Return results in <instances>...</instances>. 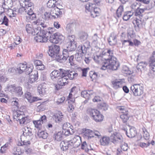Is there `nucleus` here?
Here are the masks:
<instances>
[{
	"instance_id": "obj_61",
	"label": "nucleus",
	"mask_w": 155,
	"mask_h": 155,
	"mask_svg": "<svg viewBox=\"0 0 155 155\" xmlns=\"http://www.w3.org/2000/svg\"><path fill=\"white\" fill-rule=\"evenodd\" d=\"M130 69V68H125V69L123 70V72L124 73L126 74L130 75L133 73V71H132Z\"/></svg>"
},
{
	"instance_id": "obj_50",
	"label": "nucleus",
	"mask_w": 155,
	"mask_h": 155,
	"mask_svg": "<svg viewBox=\"0 0 155 155\" xmlns=\"http://www.w3.org/2000/svg\"><path fill=\"white\" fill-rule=\"evenodd\" d=\"M25 28L27 33L31 34L32 32L34 30L32 25L29 24H27L26 25Z\"/></svg>"
},
{
	"instance_id": "obj_6",
	"label": "nucleus",
	"mask_w": 155,
	"mask_h": 155,
	"mask_svg": "<svg viewBox=\"0 0 155 155\" xmlns=\"http://www.w3.org/2000/svg\"><path fill=\"white\" fill-rule=\"evenodd\" d=\"M52 32L48 30H43L40 32L39 35L35 38V39L37 42H46L51 36V32Z\"/></svg>"
},
{
	"instance_id": "obj_23",
	"label": "nucleus",
	"mask_w": 155,
	"mask_h": 155,
	"mask_svg": "<svg viewBox=\"0 0 155 155\" xmlns=\"http://www.w3.org/2000/svg\"><path fill=\"white\" fill-rule=\"evenodd\" d=\"M38 91L40 95L43 96L46 94L47 90L44 85L41 84L38 87Z\"/></svg>"
},
{
	"instance_id": "obj_44",
	"label": "nucleus",
	"mask_w": 155,
	"mask_h": 155,
	"mask_svg": "<svg viewBox=\"0 0 155 155\" xmlns=\"http://www.w3.org/2000/svg\"><path fill=\"white\" fill-rule=\"evenodd\" d=\"M38 135L39 137L42 138L44 139H46L47 138L48 134L46 132L42 131L41 132H38Z\"/></svg>"
},
{
	"instance_id": "obj_5",
	"label": "nucleus",
	"mask_w": 155,
	"mask_h": 155,
	"mask_svg": "<svg viewBox=\"0 0 155 155\" xmlns=\"http://www.w3.org/2000/svg\"><path fill=\"white\" fill-rule=\"evenodd\" d=\"M87 112L88 114L95 121L100 122L103 120V116L97 110L89 108L87 110Z\"/></svg>"
},
{
	"instance_id": "obj_25",
	"label": "nucleus",
	"mask_w": 155,
	"mask_h": 155,
	"mask_svg": "<svg viewBox=\"0 0 155 155\" xmlns=\"http://www.w3.org/2000/svg\"><path fill=\"white\" fill-rule=\"evenodd\" d=\"M12 5V0H4L2 3V6L4 9H8L10 8Z\"/></svg>"
},
{
	"instance_id": "obj_16",
	"label": "nucleus",
	"mask_w": 155,
	"mask_h": 155,
	"mask_svg": "<svg viewBox=\"0 0 155 155\" xmlns=\"http://www.w3.org/2000/svg\"><path fill=\"white\" fill-rule=\"evenodd\" d=\"M60 146L61 149L63 151H66L68 148H71L72 147L70 140H64L60 143Z\"/></svg>"
},
{
	"instance_id": "obj_47",
	"label": "nucleus",
	"mask_w": 155,
	"mask_h": 155,
	"mask_svg": "<svg viewBox=\"0 0 155 155\" xmlns=\"http://www.w3.org/2000/svg\"><path fill=\"white\" fill-rule=\"evenodd\" d=\"M120 118L121 119L122 122L125 123L127 122L129 119V116L127 113L122 114L120 116Z\"/></svg>"
},
{
	"instance_id": "obj_40",
	"label": "nucleus",
	"mask_w": 155,
	"mask_h": 155,
	"mask_svg": "<svg viewBox=\"0 0 155 155\" xmlns=\"http://www.w3.org/2000/svg\"><path fill=\"white\" fill-rule=\"evenodd\" d=\"M36 24L37 25H39L41 26V27H42V29H41L42 30L45 29V30H48L50 31H51L50 30H51V31L52 32H51V33L52 32H54L55 30V29L54 28L49 27V28H47V25L45 24V23H43V22H41L40 23L38 24H37V23Z\"/></svg>"
},
{
	"instance_id": "obj_62",
	"label": "nucleus",
	"mask_w": 155,
	"mask_h": 155,
	"mask_svg": "<svg viewBox=\"0 0 155 155\" xmlns=\"http://www.w3.org/2000/svg\"><path fill=\"white\" fill-rule=\"evenodd\" d=\"M121 149L124 151H126L128 148V147L127 143H124L121 146Z\"/></svg>"
},
{
	"instance_id": "obj_20",
	"label": "nucleus",
	"mask_w": 155,
	"mask_h": 155,
	"mask_svg": "<svg viewBox=\"0 0 155 155\" xmlns=\"http://www.w3.org/2000/svg\"><path fill=\"white\" fill-rule=\"evenodd\" d=\"M9 87H12L13 88L12 90H15V92L19 96H21L23 94L22 88L21 86L16 87L14 85H11Z\"/></svg>"
},
{
	"instance_id": "obj_18",
	"label": "nucleus",
	"mask_w": 155,
	"mask_h": 155,
	"mask_svg": "<svg viewBox=\"0 0 155 155\" xmlns=\"http://www.w3.org/2000/svg\"><path fill=\"white\" fill-rule=\"evenodd\" d=\"M100 142L101 145L106 146L110 144L111 141L109 137L103 136L100 139Z\"/></svg>"
},
{
	"instance_id": "obj_27",
	"label": "nucleus",
	"mask_w": 155,
	"mask_h": 155,
	"mask_svg": "<svg viewBox=\"0 0 155 155\" xmlns=\"http://www.w3.org/2000/svg\"><path fill=\"white\" fill-rule=\"evenodd\" d=\"M131 10L130 11H127L125 12L123 15V19L125 21H127L131 18L134 14V12H132Z\"/></svg>"
},
{
	"instance_id": "obj_64",
	"label": "nucleus",
	"mask_w": 155,
	"mask_h": 155,
	"mask_svg": "<svg viewBox=\"0 0 155 155\" xmlns=\"http://www.w3.org/2000/svg\"><path fill=\"white\" fill-rule=\"evenodd\" d=\"M83 46V48L84 49H86V48L87 50L90 47V42L88 41H86L84 43Z\"/></svg>"
},
{
	"instance_id": "obj_32",
	"label": "nucleus",
	"mask_w": 155,
	"mask_h": 155,
	"mask_svg": "<svg viewBox=\"0 0 155 155\" xmlns=\"http://www.w3.org/2000/svg\"><path fill=\"white\" fill-rule=\"evenodd\" d=\"M68 60L69 63L71 66L74 67V68H80L79 67H78L77 63L76 62L75 60H74V56L73 55H71L69 57Z\"/></svg>"
},
{
	"instance_id": "obj_3",
	"label": "nucleus",
	"mask_w": 155,
	"mask_h": 155,
	"mask_svg": "<svg viewBox=\"0 0 155 155\" xmlns=\"http://www.w3.org/2000/svg\"><path fill=\"white\" fill-rule=\"evenodd\" d=\"M60 71L62 73L61 76L58 78V82L60 84H61L63 86L67 83V81L69 78L72 80L78 76V74L74 71H66L63 69H59Z\"/></svg>"
},
{
	"instance_id": "obj_9",
	"label": "nucleus",
	"mask_w": 155,
	"mask_h": 155,
	"mask_svg": "<svg viewBox=\"0 0 155 155\" xmlns=\"http://www.w3.org/2000/svg\"><path fill=\"white\" fill-rule=\"evenodd\" d=\"M26 68L25 74L29 75L28 81L30 83H33L36 81L38 79V75L37 71H32V68Z\"/></svg>"
},
{
	"instance_id": "obj_29",
	"label": "nucleus",
	"mask_w": 155,
	"mask_h": 155,
	"mask_svg": "<svg viewBox=\"0 0 155 155\" xmlns=\"http://www.w3.org/2000/svg\"><path fill=\"white\" fill-rule=\"evenodd\" d=\"M19 146L15 147L12 149V153L14 155H20L23 153L21 148Z\"/></svg>"
},
{
	"instance_id": "obj_4",
	"label": "nucleus",
	"mask_w": 155,
	"mask_h": 155,
	"mask_svg": "<svg viewBox=\"0 0 155 155\" xmlns=\"http://www.w3.org/2000/svg\"><path fill=\"white\" fill-rule=\"evenodd\" d=\"M13 116L17 120H19L21 124H27L30 122V117L28 116H26L24 112L21 111L15 112Z\"/></svg>"
},
{
	"instance_id": "obj_43",
	"label": "nucleus",
	"mask_w": 155,
	"mask_h": 155,
	"mask_svg": "<svg viewBox=\"0 0 155 155\" xmlns=\"http://www.w3.org/2000/svg\"><path fill=\"white\" fill-rule=\"evenodd\" d=\"M56 8H57V7H54L51 8V14L53 18H58V11Z\"/></svg>"
},
{
	"instance_id": "obj_46",
	"label": "nucleus",
	"mask_w": 155,
	"mask_h": 155,
	"mask_svg": "<svg viewBox=\"0 0 155 155\" xmlns=\"http://www.w3.org/2000/svg\"><path fill=\"white\" fill-rule=\"evenodd\" d=\"M142 130L143 132V137L146 140H148L150 138V134L149 133L144 127L143 128Z\"/></svg>"
},
{
	"instance_id": "obj_36",
	"label": "nucleus",
	"mask_w": 155,
	"mask_h": 155,
	"mask_svg": "<svg viewBox=\"0 0 155 155\" xmlns=\"http://www.w3.org/2000/svg\"><path fill=\"white\" fill-rule=\"evenodd\" d=\"M62 132V133L64 134V135L69 136L70 134L72 135L73 134L74 132V130L71 127H69L68 128V129L63 130V131Z\"/></svg>"
},
{
	"instance_id": "obj_30",
	"label": "nucleus",
	"mask_w": 155,
	"mask_h": 155,
	"mask_svg": "<svg viewBox=\"0 0 155 155\" xmlns=\"http://www.w3.org/2000/svg\"><path fill=\"white\" fill-rule=\"evenodd\" d=\"M127 42L129 43V45L131 46H133L134 44L135 46H137L139 45H140V42L137 39H135L134 40V43L130 40H124L122 42V45H124L125 43Z\"/></svg>"
},
{
	"instance_id": "obj_49",
	"label": "nucleus",
	"mask_w": 155,
	"mask_h": 155,
	"mask_svg": "<svg viewBox=\"0 0 155 155\" xmlns=\"http://www.w3.org/2000/svg\"><path fill=\"white\" fill-rule=\"evenodd\" d=\"M33 122L36 128L39 129H40L41 127V124H42L40 120H33Z\"/></svg>"
},
{
	"instance_id": "obj_45",
	"label": "nucleus",
	"mask_w": 155,
	"mask_h": 155,
	"mask_svg": "<svg viewBox=\"0 0 155 155\" xmlns=\"http://www.w3.org/2000/svg\"><path fill=\"white\" fill-rule=\"evenodd\" d=\"M42 30L41 28L39 26H37L35 29H34L33 31L31 34L33 35H39L40 32H41Z\"/></svg>"
},
{
	"instance_id": "obj_42",
	"label": "nucleus",
	"mask_w": 155,
	"mask_h": 155,
	"mask_svg": "<svg viewBox=\"0 0 155 155\" xmlns=\"http://www.w3.org/2000/svg\"><path fill=\"white\" fill-rule=\"evenodd\" d=\"M61 75L60 72L58 70H54L51 74L50 76L51 79L54 80L57 78Z\"/></svg>"
},
{
	"instance_id": "obj_52",
	"label": "nucleus",
	"mask_w": 155,
	"mask_h": 155,
	"mask_svg": "<svg viewBox=\"0 0 155 155\" xmlns=\"http://www.w3.org/2000/svg\"><path fill=\"white\" fill-rule=\"evenodd\" d=\"M33 6L28 7L26 8H25L21 9L25 11V12H27L28 15H32L33 14V11L32 10V8Z\"/></svg>"
},
{
	"instance_id": "obj_28",
	"label": "nucleus",
	"mask_w": 155,
	"mask_h": 155,
	"mask_svg": "<svg viewBox=\"0 0 155 155\" xmlns=\"http://www.w3.org/2000/svg\"><path fill=\"white\" fill-rule=\"evenodd\" d=\"M124 130L125 132V134L129 138H133L135 137L137 134V131L135 128H131L130 129V133L129 135L128 134L127 131L126 129Z\"/></svg>"
},
{
	"instance_id": "obj_26",
	"label": "nucleus",
	"mask_w": 155,
	"mask_h": 155,
	"mask_svg": "<svg viewBox=\"0 0 155 155\" xmlns=\"http://www.w3.org/2000/svg\"><path fill=\"white\" fill-rule=\"evenodd\" d=\"M63 134L61 131L55 133L54 135V139L57 141H60L63 139Z\"/></svg>"
},
{
	"instance_id": "obj_10",
	"label": "nucleus",
	"mask_w": 155,
	"mask_h": 155,
	"mask_svg": "<svg viewBox=\"0 0 155 155\" xmlns=\"http://www.w3.org/2000/svg\"><path fill=\"white\" fill-rule=\"evenodd\" d=\"M52 32L49 37V41H50L54 44H57L59 41L63 40L64 37L63 36L58 33H54Z\"/></svg>"
},
{
	"instance_id": "obj_54",
	"label": "nucleus",
	"mask_w": 155,
	"mask_h": 155,
	"mask_svg": "<svg viewBox=\"0 0 155 155\" xmlns=\"http://www.w3.org/2000/svg\"><path fill=\"white\" fill-rule=\"evenodd\" d=\"M83 54L79 52L76 54L75 55V58L77 61H79L81 60L82 57L83 56Z\"/></svg>"
},
{
	"instance_id": "obj_53",
	"label": "nucleus",
	"mask_w": 155,
	"mask_h": 155,
	"mask_svg": "<svg viewBox=\"0 0 155 155\" xmlns=\"http://www.w3.org/2000/svg\"><path fill=\"white\" fill-rule=\"evenodd\" d=\"M140 7L139 5L138 4L137 2H134L132 4L130 8L132 11V12H133V11L135 12L136 10L138 9Z\"/></svg>"
},
{
	"instance_id": "obj_39",
	"label": "nucleus",
	"mask_w": 155,
	"mask_h": 155,
	"mask_svg": "<svg viewBox=\"0 0 155 155\" xmlns=\"http://www.w3.org/2000/svg\"><path fill=\"white\" fill-rule=\"evenodd\" d=\"M75 24L74 23L68 24L66 27V30L68 33H71L75 28Z\"/></svg>"
},
{
	"instance_id": "obj_35",
	"label": "nucleus",
	"mask_w": 155,
	"mask_h": 155,
	"mask_svg": "<svg viewBox=\"0 0 155 155\" xmlns=\"http://www.w3.org/2000/svg\"><path fill=\"white\" fill-rule=\"evenodd\" d=\"M85 6L86 10L90 12L93 11L94 8H97V7H95V4L89 3H87L85 5Z\"/></svg>"
},
{
	"instance_id": "obj_48",
	"label": "nucleus",
	"mask_w": 155,
	"mask_h": 155,
	"mask_svg": "<svg viewBox=\"0 0 155 155\" xmlns=\"http://www.w3.org/2000/svg\"><path fill=\"white\" fill-rule=\"evenodd\" d=\"M88 37V35L85 33H82L80 36L79 38L80 41L82 42L86 41Z\"/></svg>"
},
{
	"instance_id": "obj_60",
	"label": "nucleus",
	"mask_w": 155,
	"mask_h": 155,
	"mask_svg": "<svg viewBox=\"0 0 155 155\" xmlns=\"http://www.w3.org/2000/svg\"><path fill=\"white\" fill-rule=\"evenodd\" d=\"M7 80V78L4 75L0 74V83H5Z\"/></svg>"
},
{
	"instance_id": "obj_13",
	"label": "nucleus",
	"mask_w": 155,
	"mask_h": 155,
	"mask_svg": "<svg viewBox=\"0 0 155 155\" xmlns=\"http://www.w3.org/2000/svg\"><path fill=\"white\" fill-rule=\"evenodd\" d=\"M54 117L56 122L63 124L65 121V118L63 113L60 111H57L54 114Z\"/></svg>"
},
{
	"instance_id": "obj_24",
	"label": "nucleus",
	"mask_w": 155,
	"mask_h": 155,
	"mask_svg": "<svg viewBox=\"0 0 155 155\" xmlns=\"http://www.w3.org/2000/svg\"><path fill=\"white\" fill-rule=\"evenodd\" d=\"M61 1L58 0L56 1L55 0H49L47 3V5L49 8H54L57 7L56 5H57L59 3H60Z\"/></svg>"
},
{
	"instance_id": "obj_17",
	"label": "nucleus",
	"mask_w": 155,
	"mask_h": 155,
	"mask_svg": "<svg viewBox=\"0 0 155 155\" xmlns=\"http://www.w3.org/2000/svg\"><path fill=\"white\" fill-rule=\"evenodd\" d=\"M20 4L22 8L19 9V11L28 7L33 6L34 5L30 0H22L21 2H20Z\"/></svg>"
},
{
	"instance_id": "obj_38",
	"label": "nucleus",
	"mask_w": 155,
	"mask_h": 155,
	"mask_svg": "<svg viewBox=\"0 0 155 155\" xmlns=\"http://www.w3.org/2000/svg\"><path fill=\"white\" fill-rule=\"evenodd\" d=\"M124 11V6L120 5L117 10L116 15L118 18L120 17Z\"/></svg>"
},
{
	"instance_id": "obj_19",
	"label": "nucleus",
	"mask_w": 155,
	"mask_h": 155,
	"mask_svg": "<svg viewBox=\"0 0 155 155\" xmlns=\"http://www.w3.org/2000/svg\"><path fill=\"white\" fill-rule=\"evenodd\" d=\"M125 80L124 79H122L119 80H115L112 81L111 82L113 85V87L117 89L122 86V85L123 83L124 82Z\"/></svg>"
},
{
	"instance_id": "obj_31",
	"label": "nucleus",
	"mask_w": 155,
	"mask_h": 155,
	"mask_svg": "<svg viewBox=\"0 0 155 155\" xmlns=\"http://www.w3.org/2000/svg\"><path fill=\"white\" fill-rule=\"evenodd\" d=\"M117 36L111 35L108 39L109 44L110 45H115L117 43Z\"/></svg>"
},
{
	"instance_id": "obj_14",
	"label": "nucleus",
	"mask_w": 155,
	"mask_h": 155,
	"mask_svg": "<svg viewBox=\"0 0 155 155\" xmlns=\"http://www.w3.org/2000/svg\"><path fill=\"white\" fill-rule=\"evenodd\" d=\"M23 133L20 137V139H23L25 137L29 139L32 136L33 134L32 129L28 127H25L23 130Z\"/></svg>"
},
{
	"instance_id": "obj_8",
	"label": "nucleus",
	"mask_w": 155,
	"mask_h": 155,
	"mask_svg": "<svg viewBox=\"0 0 155 155\" xmlns=\"http://www.w3.org/2000/svg\"><path fill=\"white\" fill-rule=\"evenodd\" d=\"M68 38L69 41L67 43V46L66 49L68 50V51L70 53L75 50L76 46L74 41V35L69 36Z\"/></svg>"
},
{
	"instance_id": "obj_58",
	"label": "nucleus",
	"mask_w": 155,
	"mask_h": 155,
	"mask_svg": "<svg viewBox=\"0 0 155 155\" xmlns=\"http://www.w3.org/2000/svg\"><path fill=\"white\" fill-rule=\"evenodd\" d=\"M84 46H79L78 48V51L81 52L82 54H85L86 53L87 49L86 48V49H84Z\"/></svg>"
},
{
	"instance_id": "obj_22",
	"label": "nucleus",
	"mask_w": 155,
	"mask_h": 155,
	"mask_svg": "<svg viewBox=\"0 0 155 155\" xmlns=\"http://www.w3.org/2000/svg\"><path fill=\"white\" fill-rule=\"evenodd\" d=\"M145 9L141 8L140 7L136 10L134 12L135 16L137 17V18H142L143 17V13L144 12Z\"/></svg>"
},
{
	"instance_id": "obj_34",
	"label": "nucleus",
	"mask_w": 155,
	"mask_h": 155,
	"mask_svg": "<svg viewBox=\"0 0 155 155\" xmlns=\"http://www.w3.org/2000/svg\"><path fill=\"white\" fill-rule=\"evenodd\" d=\"M101 12V9L99 8H94L93 10L90 12V14L92 17L94 18L98 16Z\"/></svg>"
},
{
	"instance_id": "obj_11",
	"label": "nucleus",
	"mask_w": 155,
	"mask_h": 155,
	"mask_svg": "<svg viewBox=\"0 0 155 155\" xmlns=\"http://www.w3.org/2000/svg\"><path fill=\"white\" fill-rule=\"evenodd\" d=\"M70 141L72 147L74 148L78 147L81 142V137L78 135L73 137Z\"/></svg>"
},
{
	"instance_id": "obj_56",
	"label": "nucleus",
	"mask_w": 155,
	"mask_h": 155,
	"mask_svg": "<svg viewBox=\"0 0 155 155\" xmlns=\"http://www.w3.org/2000/svg\"><path fill=\"white\" fill-rule=\"evenodd\" d=\"M8 20L7 17L3 15V18H2V21L1 24H4L6 26L8 25Z\"/></svg>"
},
{
	"instance_id": "obj_12",
	"label": "nucleus",
	"mask_w": 155,
	"mask_h": 155,
	"mask_svg": "<svg viewBox=\"0 0 155 155\" xmlns=\"http://www.w3.org/2000/svg\"><path fill=\"white\" fill-rule=\"evenodd\" d=\"M110 138L111 142L114 143H121L123 141V137L119 133L115 132L110 136Z\"/></svg>"
},
{
	"instance_id": "obj_33",
	"label": "nucleus",
	"mask_w": 155,
	"mask_h": 155,
	"mask_svg": "<svg viewBox=\"0 0 155 155\" xmlns=\"http://www.w3.org/2000/svg\"><path fill=\"white\" fill-rule=\"evenodd\" d=\"M25 98L30 103L34 102L36 100V98L32 97L31 93L29 92H26L25 94Z\"/></svg>"
},
{
	"instance_id": "obj_37",
	"label": "nucleus",
	"mask_w": 155,
	"mask_h": 155,
	"mask_svg": "<svg viewBox=\"0 0 155 155\" xmlns=\"http://www.w3.org/2000/svg\"><path fill=\"white\" fill-rule=\"evenodd\" d=\"M24 139L25 138L21 139V142L18 143L17 145L18 146H24L25 147H28V145L30 144L31 143L30 141L24 140Z\"/></svg>"
},
{
	"instance_id": "obj_59",
	"label": "nucleus",
	"mask_w": 155,
	"mask_h": 155,
	"mask_svg": "<svg viewBox=\"0 0 155 155\" xmlns=\"http://www.w3.org/2000/svg\"><path fill=\"white\" fill-rule=\"evenodd\" d=\"M149 62L152 63L155 62V51H153L152 55L149 59Z\"/></svg>"
},
{
	"instance_id": "obj_63",
	"label": "nucleus",
	"mask_w": 155,
	"mask_h": 155,
	"mask_svg": "<svg viewBox=\"0 0 155 155\" xmlns=\"http://www.w3.org/2000/svg\"><path fill=\"white\" fill-rule=\"evenodd\" d=\"M65 98L64 97H62L58 99L56 101V104L58 105L62 103L65 100Z\"/></svg>"
},
{
	"instance_id": "obj_2",
	"label": "nucleus",
	"mask_w": 155,
	"mask_h": 155,
	"mask_svg": "<svg viewBox=\"0 0 155 155\" xmlns=\"http://www.w3.org/2000/svg\"><path fill=\"white\" fill-rule=\"evenodd\" d=\"M60 50L59 46L54 45L49 49L48 52L49 56L54 58L56 60L60 62H63L66 61L69 57L70 54L66 48L64 49L62 51V55H60L59 52Z\"/></svg>"
},
{
	"instance_id": "obj_21",
	"label": "nucleus",
	"mask_w": 155,
	"mask_h": 155,
	"mask_svg": "<svg viewBox=\"0 0 155 155\" xmlns=\"http://www.w3.org/2000/svg\"><path fill=\"white\" fill-rule=\"evenodd\" d=\"M93 94V91L92 90L84 91L81 92V95L82 97L86 99H89L90 98Z\"/></svg>"
},
{
	"instance_id": "obj_55",
	"label": "nucleus",
	"mask_w": 155,
	"mask_h": 155,
	"mask_svg": "<svg viewBox=\"0 0 155 155\" xmlns=\"http://www.w3.org/2000/svg\"><path fill=\"white\" fill-rule=\"evenodd\" d=\"M142 18H136V20L135 21L136 25L138 28H140L142 22Z\"/></svg>"
},
{
	"instance_id": "obj_51",
	"label": "nucleus",
	"mask_w": 155,
	"mask_h": 155,
	"mask_svg": "<svg viewBox=\"0 0 155 155\" xmlns=\"http://www.w3.org/2000/svg\"><path fill=\"white\" fill-rule=\"evenodd\" d=\"M34 64L36 67H40L41 68H45V66L42 64L41 61L39 60H36L34 61Z\"/></svg>"
},
{
	"instance_id": "obj_7",
	"label": "nucleus",
	"mask_w": 155,
	"mask_h": 155,
	"mask_svg": "<svg viewBox=\"0 0 155 155\" xmlns=\"http://www.w3.org/2000/svg\"><path fill=\"white\" fill-rule=\"evenodd\" d=\"M130 89L134 96H140L143 93L144 87L143 84H135L131 86Z\"/></svg>"
},
{
	"instance_id": "obj_15",
	"label": "nucleus",
	"mask_w": 155,
	"mask_h": 155,
	"mask_svg": "<svg viewBox=\"0 0 155 155\" xmlns=\"http://www.w3.org/2000/svg\"><path fill=\"white\" fill-rule=\"evenodd\" d=\"M84 137L85 138L90 139L93 137V131L89 129L84 128L82 129Z\"/></svg>"
},
{
	"instance_id": "obj_1",
	"label": "nucleus",
	"mask_w": 155,
	"mask_h": 155,
	"mask_svg": "<svg viewBox=\"0 0 155 155\" xmlns=\"http://www.w3.org/2000/svg\"><path fill=\"white\" fill-rule=\"evenodd\" d=\"M107 51H103L101 49L99 48L98 50L94 54L92 58L97 63L102 62V67L106 68H118L119 67L118 63L116 61V58L113 56V50L110 49H107Z\"/></svg>"
},
{
	"instance_id": "obj_41",
	"label": "nucleus",
	"mask_w": 155,
	"mask_h": 155,
	"mask_svg": "<svg viewBox=\"0 0 155 155\" xmlns=\"http://www.w3.org/2000/svg\"><path fill=\"white\" fill-rule=\"evenodd\" d=\"M97 107L100 110H106L108 109V105L106 103H101L98 104Z\"/></svg>"
},
{
	"instance_id": "obj_57",
	"label": "nucleus",
	"mask_w": 155,
	"mask_h": 155,
	"mask_svg": "<svg viewBox=\"0 0 155 155\" xmlns=\"http://www.w3.org/2000/svg\"><path fill=\"white\" fill-rule=\"evenodd\" d=\"M11 104L13 108L16 110L18 109L19 107V104L18 102L16 101H12Z\"/></svg>"
}]
</instances>
